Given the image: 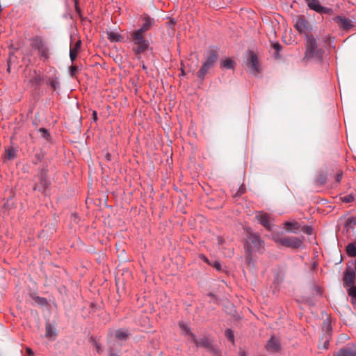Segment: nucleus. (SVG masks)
Segmentation results:
<instances>
[{"instance_id": "4", "label": "nucleus", "mask_w": 356, "mask_h": 356, "mask_svg": "<svg viewBox=\"0 0 356 356\" xmlns=\"http://www.w3.org/2000/svg\"><path fill=\"white\" fill-rule=\"evenodd\" d=\"M44 81L43 76L40 73H38L36 70L26 68L24 71V82L27 86L33 88L34 90H38Z\"/></svg>"}, {"instance_id": "64", "label": "nucleus", "mask_w": 356, "mask_h": 356, "mask_svg": "<svg viewBox=\"0 0 356 356\" xmlns=\"http://www.w3.org/2000/svg\"><path fill=\"white\" fill-rule=\"evenodd\" d=\"M42 56H44L45 58L47 57L46 54L44 52L42 53Z\"/></svg>"}, {"instance_id": "18", "label": "nucleus", "mask_w": 356, "mask_h": 356, "mask_svg": "<svg viewBox=\"0 0 356 356\" xmlns=\"http://www.w3.org/2000/svg\"><path fill=\"white\" fill-rule=\"evenodd\" d=\"M284 225L290 232L297 234L300 231V225L296 222H285Z\"/></svg>"}, {"instance_id": "24", "label": "nucleus", "mask_w": 356, "mask_h": 356, "mask_svg": "<svg viewBox=\"0 0 356 356\" xmlns=\"http://www.w3.org/2000/svg\"><path fill=\"white\" fill-rule=\"evenodd\" d=\"M355 225H356V218L350 217L346 220L344 227L347 232H349L350 229H353Z\"/></svg>"}, {"instance_id": "7", "label": "nucleus", "mask_w": 356, "mask_h": 356, "mask_svg": "<svg viewBox=\"0 0 356 356\" xmlns=\"http://www.w3.org/2000/svg\"><path fill=\"white\" fill-rule=\"evenodd\" d=\"M319 46H307L305 55L303 60L308 62L310 59L321 60L324 54L323 50Z\"/></svg>"}, {"instance_id": "12", "label": "nucleus", "mask_w": 356, "mask_h": 356, "mask_svg": "<svg viewBox=\"0 0 356 356\" xmlns=\"http://www.w3.org/2000/svg\"><path fill=\"white\" fill-rule=\"evenodd\" d=\"M191 340L197 347H202L209 350H213V347L209 340L207 337L197 339L194 334H191Z\"/></svg>"}, {"instance_id": "57", "label": "nucleus", "mask_w": 356, "mask_h": 356, "mask_svg": "<svg viewBox=\"0 0 356 356\" xmlns=\"http://www.w3.org/2000/svg\"><path fill=\"white\" fill-rule=\"evenodd\" d=\"M240 356H247V355L245 351H241Z\"/></svg>"}, {"instance_id": "61", "label": "nucleus", "mask_w": 356, "mask_h": 356, "mask_svg": "<svg viewBox=\"0 0 356 356\" xmlns=\"http://www.w3.org/2000/svg\"><path fill=\"white\" fill-rule=\"evenodd\" d=\"M354 265H355V270H355V272H356V261H355Z\"/></svg>"}, {"instance_id": "49", "label": "nucleus", "mask_w": 356, "mask_h": 356, "mask_svg": "<svg viewBox=\"0 0 356 356\" xmlns=\"http://www.w3.org/2000/svg\"><path fill=\"white\" fill-rule=\"evenodd\" d=\"M26 353L28 354L29 356H33L34 355L33 351L30 348H26Z\"/></svg>"}, {"instance_id": "8", "label": "nucleus", "mask_w": 356, "mask_h": 356, "mask_svg": "<svg viewBox=\"0 0 356 356\" xmlns=\"http://www.w3.org/2000/svg\"><path fill=\"white\" fill-rule=\"evenodd\" d=\"M38 178L39 183L34 185L33 190L40 191L47 189L49 185L47 179V170L41 169L38 175Z\"/></svg>"}, {"instance_id": "55", "label": "nucleus", "mask_w": 356, "mask_h": 356, "mask_svg": "<svg viewBox=\"0 0 356 356\" xmlns=\"http://www.w3.org/2000/svg\"><path fill=\"white\" fill-rule=\"evenodd\" d=\"M109 356H118V355L115 353H113V351H111L109 353Z\"/></svg>"}, {"instance_id": "62", "label": "nucleus", "mask_w": 356, "mask_h": 356, "mask_svg": "<svg viewBox=\"0 0 356 356\" xmlns=\"http://www.w3.org/2000/svg\"><path fill=\"white\" fill-rule=\"evenodd\" d=\"M218 239L219 243H220L222 241V238L220 237H219Z\"/></svg>"}, {"instance_id": "9", "label": "nucleus", "mask_w": 356, "mask_h": 356, "mask_svg": "<svg viewBox=\"0 0 356 356\" xmlns=\"http://www.w3.org/2000/svg\"><path fill=\"white\" fill-rule=\"evenodd\" d=\"M295 28L296 30L304 34L310 33L312 30V27L309 22L304 16H300L296 20Z\"/></svg>"}, {"instance_id": "16", "label": "nucleus", "mask_w": 356, "mask_h": 356, "mask_svg": "<svg viewBox=\"0 0 356 356\" xmlns=\"http://www.w3.org/2000/svg\"><path fill=\"white\" fill-rule=\"evenodd\" d=\"M106 34H107L108 39L112 43L125 42H126L123 40V38H124L123 36L121 34H120L118 32L110 31H106Z\"/></svg>"}, {"instance_id": "30", "label": "nucleus", "mask_w": 356, "mask_h": 356, "mask_svg": "<svg viewBox=\"0 0 356 356\" xmlns=\"http://www.w3.org/2000/svg\"><path fill=\"white\" fill-rule=\"evenodd\" d=\"M128 333L127 332H124L122 330H118L115 332V338L118 340H126L128 338Z\"/></svg>"}, {"instance_id": "22", "label": "nucleus", "mask_w": 356, "mask_h": 356, "mask_svg": "<svg viewBox=\"0 0 356 356\" xmlns=\"http://www.w3.org/2000/svg\"><path fill=\"white\" fill-rule=\"evenodd\" d=\"M177 23V19L172 18L165 22V26L168 29L169 35H174L175 33V25Z\"/></svg>"}, {"instance_id": "17", "label": "nucleus", "mask_w": 356, "mask_h": 356, "mask_svg": "<svg viewBox=\"0 0 356 356\" xmlns=\"http://www.w3.org/2000/svg\"><path fill=\"white\" fill-rule=\"evenodd\" d=\"M333 356H356V348L351 347L341 348Z\"/></svg>"}, {"instance_id": "5", "label": "nucleus", "mask_w": 356, "mask_h": 356, "mask_svg": "<svg viewBox=\"0 0 356 356\" xmlns=\"http://www.w3.org/2000/svg\"><path fill=\"white\" fill-rule=\"evenodd\" d=\"M245 63L250 72L254 75L257 76L262 72V66L257 53L251 50L248 51Z\"/></svg>"}, {"instance_id": "27", "label": "nucleus", "mask_w": 356, "mask_h": 356, "mask_svg": "<svg viewBox=\"0 0 356 356\" xmlns=\"http://www.w3.org/2000/svg\"><path fill=\"white\" fill-rule=\"evenodd\" d=\"M47 84L52 88L54 90H57L60 87V83L57 77L49 78L47 81Z\"/></svg>"}, {"instance_id": "47", "label": "nucleus", "mask_w": 356, "mask_h": 356, "mask_svg": "<svg viewBox=\"0 0 356 356\" xmlns=\"http://www.w3.org/2000/svg\"><path fill=\"white\" fill-rule=\"evenodd\" d=\"M199 258L202 260L204 262L207 263L208 265H209V263L210 262L211 260H209L204 254H199Z\"/></svg>"}, {"instance_id": "54", "label": "nucleus", "mask_w": 356, "mask_h": 356, "mask_svg": "<svg viewBox=\"0 0 356 356\" xmlns=\"http://www.w3.org/2000/svg\"><path fill=\"white\" fill-rule=\"evenodd\" d=\"M10 59H11V58L10 57L9 60H8V68H7V71H8V73H10Z\"/></svg>"}, {"instance_id": "29", "label": "nucleus", "mask_w": 356, "mask_h": 356, "mask_svg": "<svg viewBox=\"0 0 356 356\" xmlns=\"http://www.w3.org/2000/svg\"><path fill=\"white\" fill-rule=\"evenodd\" d=\"M348 287V294L351 297V302L354 304L356 302V286L351 285Z\"/></svg>"}, {"instance_id": "36", "label": "nucleus", "mask_w": 356, "mask_h": 356, "mask_svg": "<svg viewBox=\"0 0 356 356\" xmlns=\"http://www.w3.org/2000/svg\"><path fill=\"white\" fill-rule=\"evenodd\" d=\"M209 265L213 267L218 272L222 270V267L220 263L217 260L210 261Z\"/></svg>"}, {"instance_id": "42", "label": "nucleus", "mask_w": 356, "mask_h": 356, "mask_svg": "<svg viewBox=\"0 0 356 356\" xmlns=\"http://www.w3.org/2000/svg\"><path fill=\"white\" fill-rule=\"evenodd\" d=\"M306 38L307 44H316V41L315 38L312 35H309V33H306Z\"/></svg>"}, {"instance_id": "53", "label": "nucleus", "mask_w": 356, "mask_h": 356, "mask_svg": "<svg viewBox=\"0 0 356 356\" xmlns=\"http://www.w3.org/2000/svg\"><path fill=\"white\" fill-rule=\"evenodd\" d=\"M207 296L210 297L211 300H216V296L211 292L209 293Z\"/></svg>"}, {"instance_id": "45", "label": "nucleus", "mask_w": 356, "mask_h": 356, "mask_svg": "<svg viewBox=\"0 0 356 356\" xmlns=\"http://www.w3.org/2000/svg\"><path fill=\"white\" fill-rule=\"evenodd\" d=\"M225 336L227 338V339L230 341H234V334L232 330L227 329L225 330Z\"/></svg>"}, {"instance_id": "52", "label": "nucleus", "mask_w": 356, "mask_h": 356, "mask_svg": "<svg viewBox=\"0 0 356 356\" xmlns=\"http://www.w3.org/2000/svg\"><path fill=\"white\" fill-rule=\"evenodd\" d=\"M33 44H42V40L38 38H36L35 39V43Z\"/></svg>"}, {"instance_id": "59", "label": "nucleus", "mask_w": 356, "mask_h": 356, "mask_svg": "<svg viewBox=\"0 0 356 356\" xmlns=\"http://www.w3.org/2000/svg\"><path fill=\"white\" fill-rule=\"evenodd\" d=\"M74 44H76V45L81 44V40H78V41H77V42H76Z\"/></svg>"}, {"instance_id": "15", "label": "nucleus", "mask_w": 356, "mask_h": 356, "mask_svg": "<svg viewBox=\"0 0 356 356\" xmlns=\"http://www.w3.org/2000/svg\"><path fill=\"white\" fill-rule=\"evenodd\" d=\"M307 6L318 13H325L326 8L322 6L318 0H304Z\"/></svg>"}, {"instance_id": "31", "label": "nucleus", "mask_w": 356, "mask_h": 356, "mask_svg": "<svg viewBox=\"0 0 356 356\" xmlns=\"http://www.w3.org/2000/svg\"><path fill=\"white\" fill-rule=\"evenodd\" d=\"M90 341L95 346L97 352L101 354L103 352L101 344L96 340L94 337H91Z\"/></svg>"}, {"instance_id": "10", "label": "nucleus", "mask_w": 356, "mask_h": 356, "mask_svg": "<svg viewBox=\"0 0 356 356\" xmlns=\"http://www.w3.org/2000/svg\"><path fill=\"white\" fill-rule=\"evenodd\" d=\"M140 19L142 23L139 29L144 32L149 33V31L156 25L155 19L148 14H143L140 16Z\"/></svg>"}, {"instance_id": "50", "label": "nucleus", "mask_w": 356, "mask_h": 356, "mask_svg": "<svg viewBox=\"0 0 356 356\" xmlns=\"http://www.w3.org/2000/svg\"><path fill=\"white\" fill-rule=\"evenodd\" d=\"M92 118L94 122H96L97 121L98 118H97V111H94L92 112Z\"/></svg>"}, {"instance_id": "37", "label": "nucleus", "mask_w": 356, "mask_h": 356, "mask_svg": "<svg viewBox=\"0 0 356 356\" xmlns=\"http://www.w3.org/2000/svg\"><path fill=\"white\" fill-rule=\"evenodd\" d=\"M245 191H246V188H245V185L242 184L238 188L237 191L233 195V196H234V197H240L243 194H244L245 193Z\"/></svg>"}, {"instance_id": "35", "label": "nucleus", "mask_w": 356, "mask_h": 356, "mask_svg": "<svg viewBox=\"0 0 356 356\" xmlns=\"http://www.w3.org/2000/svg\"><path fill=\"white\" fill-rule=\"evenodd\" d=\"M36 303L40 305H46L47 304V300L45 298L35 296L33 298Z\"/></svg>"}, {"instance_id": "38", "label": "nucleus", "mask_w": 356, "mask_h": 356, "mask_svg": "<svg viewBox=\"0 0 356 356\" xmlns=\"http://www.w3.org/2000/svg\"><path fill=\"white\" fill-rule=\"evenodd\" d=\"M6 158L8 160L13 159L14 158L16 157V152L13 148L7 149L6 151Z\"/></svg>"}, {"instance_id": "48", "label": "nucleus", "mask_w": 356, "mask_h": 356, "mask_svg": "<svg viewBox=\"0 0 356 356\" xmlns=\"http://www.w3.org/2000/svg\"><path fill=\"white\" fill-rule=\"evenodd\" d=\"M323 329L326 330V332H330L332 330V327L330 323H324Z\"/></svg>"}, {"instance_id": "51", "label": "nucleus", "mask_w": 356, "mask_h": 356, "mask_svg": "<svg viewBox=\"0 0 356 356\" xmlns=\"http://www.w3.org/2000/svg\"><path fill=\"white\" fill-rule=\"evenodd\" d=\"M111 154L109 153V152H107L106 154H105V159L107 161H111Z\"/></svg>"}, {"instance_id": "56", "label": "nucleus", "mask_w": 356, "mask_h": 356, "mask_svg": "<svg viewBox=\"0 0 356 356\" xmlns=\"http://www.w3.org/2000/svg\"><path fill=\"white\" fill-rule=\"evenodd\" d=\"M74 6L79 5V0H72Z\"/></svg>"}, {"instance_id": "58", "label": "nucleus", "mask_w": 356, "mask_h": 356, "mask_svg": "<svg viewBox=\"0 0 356 356\" xmlns=\"http://www.w3.org/2000/svg\"><path fill=\"white\" fill-rule=\"evenodd\" d=\"M80 19L81 20V22H86L88 20L87 17H84L83 15V19Z\"/></svg>"}, {"instance_id": "28", "label": "nucleus", "mask_w": 356, "mask_h": 356, "mask_svg": "<svg viewBox=\"0 0 356 356\" xmlns=\"http://www.w3.org/2000/svg\"><path fill=\"white\" fill-rule=\"evenodd\" d=\"M44 157V152H43L42 151H40L39 152H36L34 154V156H33L32 162H33V164L37 165V164H38L39 163H40L42 161Z\"/></svg>"}, {"instance_id": "1", "label": "nucleus", "mask_w": 356, "mask_h": 356, "mask_svg": "<svg viewBox=\"0 0 356 356\" xmlns=\"http://www.w3.org/2000/svg\"><path fill=\"white\" fill-rule=\"evenodd\" d=\"M244 248L248 256L251 259L254 252L263 253L264 248V241H262L259 234L248 232L247 238L244 243Z\"/></svg>"}, {"instance_id": "44", "label": "nucleus", "mask_w": 356, "mask_h": 356, "mask_svg": "<svg viewBox=\"0 0 356 356\" xmlns=\"http://www.w3.org/2000/svg\"><path fill=\"white\" fill-rule=\"evenodd\" d=\"M301 230L307 235H312L313 234V228L309 225L303 226Z\"/></svg>"}, {"instance_id": "43", "label": "nucleus", "mask_w": 356, "mask_h": 356, "mask_svg": "<svg viewBox=\"0 0 356 356\" xmlns=\"http://www.w3.org/2000/svg\"><path fill=\"white\" fill-rule=\"evenodd\" d=\"M273 55L275 58L278 59L280 58L279 52L282 50V46H273Z\"/></svg>"}, {"instance_id": "21", "label": "nucleus", "mask_w": 356, "mask_h": 356, "mask_svg": "<svg viewBox=\"0 0 356 356\" xmlns=\"http://www.w3.org/2000/svg\"><path fill=\"white\" fill-rule=\"evenodd\" d=\"M56 333L54 327L49 323H46L45 325V337L47 338H51L52 337H56Z\"/></svg>"}, {"instance_id": "3", "label": "nucleus", "mask_w": 356, "mask_h": 356, "mask_svg": "<svg viewBox=\"0 0 356 356\" xmlns=\"http://www.w3.org/2000/svg\"><path fill=\"white\" fill-rule=\"evenodd\" d=\"M218 58V54L216 50L211 49L204 56V61L200 69L197 72V76L204 80L209 70L213 67Z\"/></svg>"}, {"instance_id": "33", "label": "nucleus", "mask_w": 356, "mask_h": 356, "mask_svg": "<svg viewBox=\"0 0 356 356\" xmlns=\"http://www.w3.org/2000/svg\"><path fill=\"white\" fill-rule=\"evenodd\" d=\"M38 131L42 134V137L46 140L49 141L51 140V135L47 129L45 128H40Z\"/></svg>"}, {"instance_id": "40", "label": "nucleus", "mask_w": 356, "mask_h": 356, "mask_svg": "<svg viewBox=\"0 0 356 356\" xmlns=\"http://www.w3.org/2000/svg\"><path fill=\"white\" fill-rule=\"evenodd\" d=\"M179 327L186 332V334L191 337V334H193L190 327L184 323H179Z\"/></svg>"}, {"instance_id": "63", "label": "nucleus", "mask_w": 356, "mask_h": 356, "mask_svg": "<svg viewBox=\"0 0 356 356\" xmlns=\"http://www.w3.org/2000/svg\"><path fill=\"white\" fill-rule=\"evenodd\" d=\"M271 44L277 45V44H280L278 42H275V43H272Z\"/></svg>"}, {"instance_id": "23", "label": "nucleus", "mask_w": 356, "mask_h": 356, "mask_svg": "<svg viewBox=\"0 0 356 356\" xmlns=\"http://www.w3.org/2000/svg\"><path fill=\"white\" fill-rule=\"evenodd\" d=\"M337 21L340 22L341 27L344 30H348L352 24L350 23L349 20L343 17H337Z\"/></svg>"}, {"instance_id": "20", "label": "nucleus", "mask_w": 356, "mask_h": 356, "mask_svg": "<svg viewBox=\"0 0 356 356\" xmlns=\"http://www.w3.org/2000/svg\"><path fill=\"white\" fill-rule=\"evenodd\" d=\"M81 46H74L73 47H70V57L72 63H73L76 58H77V56L81 51Z\"/></svg>"}, {"instance_id": "6", "label": "nucleus", "mask_w": 356, "mask_h": 356, "mask_svg": "<svg viewBox=\"0 0 356 356\" xmlns=\"http://www.w3.org/2000/svg\"><path fill=\"white\" fill-rule=\"evenodd\" d=\"M128 38L134 44H149L152 42L151 34L139 29L131 32Z\"/></svg>"}, {"instance_id": "46", "label": "nucleus", "mask_w": 356, "mask_h": 356, "mask_svg": "<svg viewBox=\"0 0 356 356\" xmlns=\"http://www.w3.org/2000/svg\"><path fill=\"white\" fill-rule=\"evenodd\" d=\"M74 9L79 19H83V12L79 5L74 6Z\"/></svg>"}, {"instance_id": "11", "label": "nucleus", "mask_w": 356, "mask_h": 356, "mask_svg": "<svg viewBox=\"0 0 356 356\" xmlns=\"http://www.w3.org/2000/svg\"><path fill=\"white\" fill-rule=\"evenodd\" d=\"M256 218L257 219L258 222L268 231H270L272 229L270 216L267 213L264 211L258 212L256 214Z\"/></svg>"}, {"instance_id": "39", "label": "nucleus", "mask_w": 356, "mask_h": 356, "mask_svg": "<svg viewBox=\"0 0 356 356\" xmlns=\"http://www.w3.org/2000/svg\"><path fill=\"white\" fill-rule=\"evenodd\" d=\"M354 196L352 194H348L341 197V201L345 203H350L354 201Z\"/></svg>"}, {"instance_id": "19", "label": "nucleus", "mask_w": 356, "mask_h": 356, "mask_svg": "<svg viewBox=\"0 0 356 356\" xmlns=\"http://www.w3.org/2000/svg\"><path fill=\"white\" fill-rule=\"evenodd\" d=\"M327 175L324 172H320L316 175L315 179V183L318 186H323L326 183Z\"/></svg>"}, {"instance_id": "32", "label": "nucleus", "mask_w": 356, "mask_h": 356, "mask_svg": "<svg viewBox=\"0 0 356 356\" xmlns=\"http://www.w3.org/2000/svg\"><path fill=\"white\" fill-rule=\"evenodd\" d=\"M343 177V170L337 167L335 168L334 179L337 183H339Z\"/></svg>"}, {"instance_id": "25", "label": "nucleus", "mask_w": 356, "mask_h": 356, "mask_svg": "<svg viewBox=\"0 0 356 356\" xmlns=\"http://www.w3.org/2000/svg\"><path fill=\"white\" fill-rule=\"evenodd\" d=\"M346 253L350 257H356V243H350L346 248Z\"/></svg>"}, {"instance_id": "26", "label": "nucleus", "mask_w": 356, "mask_h": 356, "mask_svg": "<svg viewBox=\"0 0 356 356\" xmlns=\"http://www.w3.org/2000/svg\"><path fill=\"white\" fill-rule=\"evenodd\" d=\"M235 62L230 58H226L220 63V67L226 69H234Z\"/></svg>"}, {"instance_id": "34", "label": "nucleus", "mask_w": 356, "mask_h": 356, "mask_svg": "<svg viewBox=\"0 0 356 356\" xmlns=\"http://www.w3.org/2000/svg\"><path fill=\"white\" fill-rule=\"evenodd\" d=\"M79 70H80V68L79 67V66H77L76 65H72L69 68L70 74L73 78L76 76V74Z\"/></svg>"}, {"instance_id": "2", "label": "nucleus", "mask_w": 356, "mask_h": 356, "mask_svg": "<svg viewBox=\"0 0 356 356\" xmlns=\"http://www.w3.org/2000/svg\"><path fill=\"white\" fill-rule=\"evenodd\" d=\"M272 239L275 243L289 248L298 249L303 244L304 236L301 238L296 236H282L278 234H272Z\"/></svg>"}, {"instance_id": "41", "label": "nucleus", "mask_w": 356, "mask_h": 356, "mask_svg": "<svg viewBox=\"0 0 356 356\" xmlns=\"http://www.w3.org/2000/svg\"><path fill=\"white\" fill-rule=\"evenodd\" d=\"M147 47L148 46H137V48L134 49V50L135 51L136 55L139 56L140 54L145 52L147 50Z\"/></svg>"}, {"instance_id": "14", "label": "nucleus", "mask_w": 356, "mask_h": 356, "mask_svg": "<svg viewBox=\"0 0 356 356\" xmlns=\"http://www.w3.org/2000/svg\"><path fill=\"white\" fill-rule=\"evenodd\" d=\"M355 280V272L350 268H346L344 273L343 282L345 286L353 285Z\"/></svg>"}, {"instance_id": "13", "label": "nucleus", "mask_w": 356, "mask_h": 356, "mask_svg": "<svg viewBox=\"0 0 356 356\" xmlns=\"http://www.w3.org/2000/svg\"><path fill=\"white\" fill-rule=\"evenodd\" d=\"M266 348L268 351L278 352L281 349L280 341L275 336H272L266 345Z\"/></svg>"}, {"instance_id": "60", "label": "nucleus", "mask_w": 356, "mask_h": 356, "mask_svg": "<svg viewBox=\"0 0 356 356\" xmlns=\"http://www.w3.org/2000/svg\"><path fill=\"white\" fill-rule=\"evenodd\" d=\"M185 74V72L184 70H181V75L183 76Z\"/></svg>"}]
</instances>
